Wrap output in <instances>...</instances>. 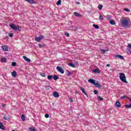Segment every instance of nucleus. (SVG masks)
<instances>
[{"instance_id": "48", "label": "nucleus", "mask_w": 131, "mask_h": 131, "mask_svg": "<svg viewBox=\"0 0 131 131\" xmlns=\"http://www.w3.org/2000/svg\"><path fill=\"white\" fill-rule=\"evenodd\" d=\"M6 104H3V107H6Z\"/></svg>"}, {"instance_id": "6", "label": "nucleus", "mask_w": 131, "mask_h": 131, "mask_svg": "<svg viewBox=\"0 0 131 131\" xmlns=\"http://www.w3.org/2000/svg\"><path fill=\"white\" fill-rule=\"evenodd\" d=\"M79 89L80 90H81V91H82V92L83 93V94H84V95H85V96H88V93L85 92V90H84V89H83V88L79 86Z\"/></svg>"}, {"instance_id": "17", "label": "nucleus", "mask_w": 131, "mask_h": 131, "mask_svg": "<svg viewBox=\"0 0 131 131\" xmlns=\"http://www.w3.org/2000/svg\"><path fill=\"white\" fill-rule=\"evenodd\" d=\"M94 85H95V86H96V88H98L99 89H100V88H101V85H100V84H99L98 83H94Z\"/></svg>"}, {"instance_id": "44", "label": "nucleus", "mask_w": 131, "mask_h": 131, "mask_svg": "<svg viewBox=\"0 0 131 131\" xmlns=\"http://www.w3.org/2000/svg\"><path fill=\"white\" fill-rule=\"evenodd\" d=\"M94 93L95 94V95H97L98 94V91L94 90Z\"/></svg>"}, {"instance_id": "15", "label": "nucleus", "mask_w": 131, "mask_h": 131, "mask_svg": "<svg viewBox=\"0 0 131 131\" xmlns=\"http://www.w3.org/2000/svg\"><path fill=\"white\" fill-rule=\"evenodd\" d=\"M88 81L89 82H90V83H93V84H95V83L96 82L94 79H89Z\"/></svg>"}, {"instance_id": "38", "label": "nucleus", "mask_w": 131, "mask_h": 131, "mask_svg": "<svg viewBox=\"0 0 131 131\" xmlns=\"http://www.w3.org/2000/svg\"><path fill=\"white\" fill-rule=\"evenodd\" d=\"M124 11H125V12H130V10H129V9H127V8H125L124 9Z\"/></svg>"}, {"instance_id": "45", "label": "nucleus", "mask_w": 131, "mask_h": 131, "mask_svg": "<svg viewBox=\"0 0 131 131\" xmlns=\"http://www.w3.org/2000/svg\"><path fill=\"white\" fill-rule=\"evenodd\" d=\"M70 103H72V102H73V99L72 98H70Z\"/></svg>"}, {"instance_id": "8", "label": "nucleus", "mask_w": 131, "mask_h": 131, "mask_svg": "<svg viewBox=\"0 0 131 131\" xmlns=\"http://www.w3.org/2000/svg\"><path fill=\"white\" fill-rule=\"evenodd\" d=\"M115 58H119V59H121V60H124V57H123V56H122V55H116L115 56Z\"/></svg>"}, {"instance_id": "50", "label": "nucleus", "mask_w": 131, "mask_h": 131, "mask_svg": "<svg viewBox=\"0 0 131 131\" xmlns=\"http://www.w3.org/2000/svg\"><path fill=\"white\" fill-rule=\"evenodd\" d=\"M130 54H131V51H130Z\"/></svg>"}, {"instance_id": "5", "label": "nucleus", "mask_w": 131, "mask_h": 131, "mask_svg": "<svg viewBox=\"0 0 131 131\" xmlns=\"http://www.w3.org/2000/svg\"><path fill=\"white\" fill-rule=\"evenodd\" d=\"M9 26L15 31L17 30V27H16V25H14V24H11L10 25H9Z\"/></svg>"}, {"instance_id": "47", "label": "nucleus", "mask_w": 131, "mask_h": 131, "mask_svg": "<svg viewBox=\"0 0 131 131\" xmlns=\"http://www.w3.org/2000/svg\"><path fill=\"white\" fill-rule=\"evenodd\" d=\"M107 67H110V64H106Z\"/></svg>"}, {"instance_id": "34", "label": "nucleus", "mask_w": 131, "mask_h": 131, "mask_svg": "<svg viewBox=\"0 0 131 131\" xmlns=\"http://www.w3.org/2000/svg\"><path fill=\"white\" fill-rule=\"evenodd\" d=\"M13 35H14V34H13V33H9V36L10 37H13Z\"/></svg>"}, {"instance_id": "16", "label": "nucleus", "mask_w": 131, "mask_h": 131, "mask_svg": "<svg viewBox=\"0 0 131 131\" xmlns=\"http://www.w3.org/2000/svg\"><path fill=\"white\" fill-rule=\"evenodd\" d=\"M116 106L117 107V108H119V107H121V105H120V102H119V101H117L116 103Z\"/></svg>"}, {"instance_id": "21", "label": "nucleus", "mask_w": 131, "mask_h": 131, "mask_svg": "<svg viewBox=\"0 0 131 131\" xmlns=\"http://www.w3.org/2000/svg\"><path fill=\"white\" fill-rule=\"evenodd\" d=\"M48 79H49V80H52V79H53V76L52 75H48Z\"/></svg>"}, {"instance_id": "39", "label": "nucleus", "mask_w": 131, "mask_h": 131, "mask_svg": "<svg viewBox=\"0 0 131 131\" xmlns=\"http://www.w3.org/2000/svg\"><path fill=\"white\" fill-rule=\"evenodd\" d=\"M107 20H110V19H111V15H107Z\"/></svg>"}, {"instance_id": "3", "label": "nucleus", "mask_w": 131, "mask_h": 131, "mask_svg": "<svg viewBox=\"0 0 131 131\" xmlns=\"http://www.w3.org/2000/svg\"><path fill=\"white\" fill-rule=\"evenodd\" d=\"M44 36L43 35H41L39 37H36L35 38V40H36V41H40V40H41V39H42L43 38H44Z\"/></svg>"}, {"instance_id": "29", "label": "nucleus", "mask_w": 131, "mask_h": 131, "mask_svg": "<svg viewBox=\"0 0 131 131\" xmlns=\"http://www.w3.org/2000/svg\"><path fill=\"white\" fill-rule=\"evenodd\" d=\"M2 62H7V59H6V57H3L1 59Z\"/></svg>"}, {"instance_id": "41", "label": "nucleus", "mask_w": 131, "mask_h": 131, "mask_svg": "<svg viewBox=\"0 0 131 131\" xmlns=\"http://www.w3.org/2000/svg\"><path fill=\"white\" fill-rule=\"evenodd\" d=\"M97 98H98V100H99V101H102V100H103V98H102L100 96H98Z\"/></svg>"}, {"instance_id": "51", "label": "nucleus", "mask_w": 131, "mask_h": 131, "mask_svg": "<svg viewBox=\"0 0 131 131\" xmlns=\"http://www.w3.org/2000/svg\"><path fill=\"white\" fill-rule=\"evenodd\" d=\"M78 4L79 5L80 3H78Z\"/></svg>"}, {"instance_id": "37", "label": "nucleus", "mask_w": 131, "mask_h": 131, "mask_svg": "<svg viewBox=\"0 0 131 131\" xmlns=\"http://www.w3.org/2000/svg\"><path fill=\"white\" fill-rule=\"evenodd\" d=\"M39 48H43L45 47V45L38 44Z\"/></svg>"}, {"instance_id": "46", "label": "nucleus", "mask_w": 131, "mask_h": 131, "mask_svg": "<svg viewBox=\"0 0 131 131\" xmlns=\"http://www.w3.org/2000/svg\"><path fill=\"white\" fill-rule=\"evenodd\" d=\"M128 47L131 49V44H128Z\"/></svg>"}, {"instance_id": "22", "label": "nucleus", "mask_w": 131, "mask_h": 131, "mask_svg": "<svg viewBox=\"0 0 131 131\" xmlns=\"http://www.w3.org/2000/svg\"><path fill=\"white\" fill-rule=\"evenodd\" d=\"M100 51L101 52V54H105L106 52H107L108 50H104V49H101Z\"/></svg>"}, {"instance_id": "1", "label": "nucleus", "mask_w": 131, "mask_h": 131, "mask_svg": "<svg viewBox=\"0 0 131 131\" xmlns=\"http://www.w3.org/2000/svg\"><path fill=\"white\" fill-rule=\"evenodd\" d=\"M120 22L122 27H128L129 24V18L127 17H121Z\"/></svg>"}, {"instance_id": "36", "label": "nucleus", "mask_w": 131, "mask_h": 131, "mask_svg": "<svg viewBox=\"0 0 131 131\" xmlns=\"http://www.w3.org/2000/svg\"><path fill=\"white\" fill-rule=\"evenodd\" d=\"M16 28H17V30H18V31H21V27H20V26H18L16 27Z\"/></svg>"}, {"instance_id": "24", "label": "nucleus", "mask_w": 131, "mask_h": 131, "mask_svg": "<svg viewBox=\"0 0 131 131\" xmlns=\"http://www.w3.org/2000/svg\"><path fill=\"white\" fill-rule=\"evenodd\" d=\"M67 76H70V75H71V72L69 70H67Z\"/></svg>"}, {"instance_id": "26", "label": "nucleus", "mask_w": 131, "mask_h": 131, "mask_svg": "<svg viewBox=\"0 0 131 131\" xmlns=\"http://www.w3.org/2000/svg\"><path fill=\"white\" fill-rule=\"evenodd\" d=\"M69 66H71V67H73V68H75V66L74 64H73V63H70L69 64Z\"/></svg>"}, {"instance_id": "4", "label": "nucleus", "mask_w": 131, "mask_h": 131, "mask_svg": "<svg viewBox=\"0 0 131 131\" xmlns=\"http://www.w3.org/2000/svg\"><path fill=\"white\" fill-rule=\"evenodd\" d=\"M56 69L59 71V72H60V73H61V74H64V70H63L62 68L58 66L56 67Z\"/></svg>"}, {"instance_id": "42", "label": "nucleus", "mask_w": 131, "mask_h": 131, "mask_svg": "<svg viewBox=\"0 0 131 131\" xmlns=\"http://www.w3.org/2000/svg\"><path fill=\"white\" fill-rule=\"evenodd\" d=\"M99 19V20H103V16L101 15H100Z\"/></svg>"}, {"instance_id": "33", "label": "nucleus", "mask_w": 131, "mask_h": 131, "mask_svg": "<svg viewBox=\"0 0 131 131\" xmlns=\"http://www.w3.org/2000/svg\"><path fill=\"white\" fill-rule=\"evenodd\" d=\"M12 66H13L14 67L17 65V63L15 62H13L11 63Z\"/></svg>"}, {"instance_id": "14", "label": "nucleus", "mask_w": 131, "mask_h": 131, "mask_svg": "<svg viewBox=\"0 0 131 131\" xmlns=\"http://www.w3.org/2000/svg\"><path fill=\"white\" fill-rule=\"evenodd\" d=\"M74 15H75V16L76 17H81V14H79L78 12H74Z\"/></svg>"}, {"instance_id": "31", "label": "nucleus", "mask_w": 131, "mask_h": 131, "mask_svg": "<svg viewBox=\"0 0 131 131\" xmlns=\"http://www.w3.org/2000/svg\"><path fill=\"white\" fill-rule=\"evenodd\" d=\"M21 119H22L23 121H25V116L24 115H21Z\"/></svg>"}, {"instance_id": "20", "label": "nucleus", "mask_w": 131, "mask_h": 131, "mask_svg": "<svg viewBox=\"0 0 131 131\" xmlns=\"http://www.w3.org/2000/svg\"><path fill=\"white\" fill-rule=\"evenodd\" d=\"M110 24H111L112 25H115V21L113 20H111L110 21Z\"/></svg>"}, {"instance_id": "23", "label": "nucleus", "mask_w": 131, "mask_h": 131, "mask_svg": "<svg viewBox=\"0 0 131 131\" xmlns=\"http://www.w3.org/2000/svg\"><path fill=\"white\" fill-rule=\"evenodd\" d=\"M53 79H54V80H57V79H59V77L57 75H54L53 76Z\"/></svg>"}, {"instance_id": "32", "label": "nucleus", "mask_w": 131, "mask_h": 131, "mask_svg": "<svg viewBox=\"0 0 131 131\" xmlns=\"http://www.w3.org/2000/svg\"><path fill=\"white\" fill-rule=\"evenodd\" d=\"M128 98V96H122L121 97V99L123 100V99H125V98Z\"/></svg>"}, {"instance_id": "19", "label": "nucleus", "mask_w": 131, "mask_h": 131, "mask_svg": "<svg viewBox=\"0 0 131 131\" xmlns=\"http://www.w3.org/2000/svg\"><path fill=\"white\" fill-rule=\"evenodd\" d=\"M29 131H36L35 127H30L29 128Z\"/></svg>"}, {"instance_id": "12", "label": "nucleus", "mask_w": 131, "mask_h": 131, "mask_svg": "<svg viewBox=\"0 0 131 131\" xmlns=\"http://www.w3.org/2000/svg\"><path fill=\"white\" fill-rule=\"evenodd\" d=\"M11 75L13 77H16L17 76V72L16 71L12 72Z\"/></svg>"}, {"instance_id": "11", "label": "nucleus", "mask_w": 131, "mask_h": 131, "mask_svg": "<svg viewBox=\"0 0 131 131\" xmlns=\"http://www.w3.org/2000/svg\"><path fill=\"white\" fill-rule=\"evenodd\" d=\"M23 58L25 60V61H27V62H31L30 59L27 58L26 56H24Z\"/></svg>"}, {"instance_id": "27", "label": "nucleus", "mask_w": 131, "mask_h": 131, "mask_svg": "<svg viewBox=\"0 0 131 131\" xmlns=\"http://www.w3.org/2000/svg\"><path fill=\"white\" fill-rule=\"evenodd\" d=\"M125 107L126 108H131V103H130L129 104H126L125 105Z\"/></svg>"}, {"instance_id": "25", "label": "nucleus", "mask_w": 131, "mask_h": 131, "mask_svg": "<svg viewBox=\"0 0 131 131\" xmlns=\"http://www.w3.org/2000/svg\"><path fill=\"white\" fill-rule=\"evenodd\" d=\"M40 75L42 76V77H46V73H40Z\"/></svg>"}, {"instance_id": "49", "label": "nucleus", "mask_w": 131, "mask_h": 131, "mask_svg": "<svg viewBox=\"0 0 131 131\" xmlns=\"http://www.w3.org/2000/svg\"><path fill=\"white\" fill-rule=\"evenodd\" d=\"M129 102L131 103V98L129 99Z\"/></svg>"}, {"instance_id": "18", "label": "nucleus", "mask_w": 131, "mask_h": 131, "mask_svg": "<svg viewBox=\"0 0 131 131\" xmlns=\"http://www.w3.org/2000/svg\"><path fill=\"white\" fill-rule=\"evenodd\" d=\"M0 128L1 129H5V126H4L2 123H0Z\"/></svg>"}, {"instance_id": "43", "label": "nucleus", "mask_w": 131, "mask_h": 131, "mask_svg": "<svg viewBox=\"0 0 131 131\" xmlns=\"http://www.w3.org/2000/svg\"><path fill=\"white\" fill-rule=\"evenodd\" d=\"M46 118H49V117H50V115H49V114H45V115Z\"/></svg>"}, {"instance_id": "13", "label": "nucleus", "mask_w": 131, "mask_h": 131, "mask_svg": "<svg viewBox=\"0 0 131 131\" xmlns=\"http://www.w3.org/2000/svg\"><path fill=\"white\" fill-rule=\"evenodd\" d=\"M26 2H28L29 4H35V2L33 0H25Z\"/></svg>"}, {"instance_id": "30", "label": "nucleus", "mask_w": 131, "mask_h": 131, "mask_svg": "<svg viewBox=\"0 0 131 131\" xmlns=\"http://www.w3.org/2000/svg\"><path fill=\"white\" fill-rule=\"evenodd\" d=\"M98 8L99 10H102V8H103V5H99L98 6Z\"/></svg>"}, {"instance_id": "28", "label": "nucleus", "mask_w": 131, "mask_h": 131, "mask_svg": "<svg viewBox=\"0 0 131 131\" xmlns=\"http://www.w3.org/2000/svg\"><path fill=\"white\" fill-rule=\"evenodd\" d=\"M61 3H62V1L58 0V1L57 2L56 4L57 6H59V5H61Z\"/></svg>"}, {"instance_id": "9", "label": "nucleus", "mask_w": 131, "mask_h": 131, "mask_svg": "<svg viewBox=\"0 0 131 131\" xmlns=\"http://www.w3.org/2000/svg\"><path fill=\"white\" fill-rule=\"evenodd\" d=\"M2 50L5 52H8L9 48H8L7 46H2Z\"/></svg>"}, {"instance_id": "40", "label": "nucleus", "mask_w": 131, "mask_h": 131, "mask_svg": "<svg viewBox=\"0 0 131 131\" xmlns=\"http://www.w3.org/2000/svg\"><path fill=\"white\" fill-rule=\"evenodd\" d=\"M64 34H65V35L66 36H67L68 37H69V33H68V32H66L65 33H64Z\"/></svg>"}, {"instance_id": "35", "label": "nucleus", "mask_w": 131, "mask_h": 131, "mask_svg": "<svg viewBox=\"0 0 131 131\" xmlns=\"http://www.w3.org/2000/svg\"><path fill=\"white\" fill-rule=\"evenodd\" d=\"M93 27H94L96 29H98V28H99V26H98L97 25H93Z\"/></svg>"}, {"instance_id": "2", "label": "nucleus", "mask_w": 131, "mask_h": 131, "mask_svg": "<svg viewBox=\"0 0 131 131\" xmlns=\"http://www.w3.org/2000/svg\"><path fill=\"white\" fill-rule=\"evenodd\" d=\"M119 77L120 80L122 81V82H124V83H128V82L126 81V77L125 76V74L123 73H119Z\"/></svg>"}, {"instance_id": "10", "label": "nucleus", "mask_w": 131, "mask_h": 131, "mask_svg": "<svg viewBox=\"0 0 131 131\" xmlns=\"http://www.w3.org/2000/svg\"><path fill=\"white\" fill-rule=\"evenodd\" d=\"M93 72L94 73H101V71L99 69H94L93 70Z\"/></svg>"}, {"instance_id": "7", "label": "nucleus", "mask_w": 131, "mask_h": 131, "mask_svg": "<svg viewBox=\"0 0 131 131\" xmlns=\"http://www.w3.org/2000/svg\"><path fill=\"white\" fill-rule=\"evenodd\" d=\"M53 96L55 98H59V97H60V95H59V93L57 92H54Z\"/></svg>"}]
</instances>
